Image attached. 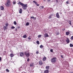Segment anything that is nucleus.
Masks as SVG:
<instances>
[{"label": "nucleus", "mask_w": 73, "mask_h": 73, "mask_svg": "<svg viewBox=\"0 0 73 73\" xmlns=\"http://www.w3.org/2000/svg\"><path fill=\"white\" fill-rule=\"evenodd\" d=\"M5 5L6 7H9L10 5H12V3H11V1L10 0H7V2L6 3Z\"/></svg>", "instance_id": "f257e3e1"}, {"label": "nucleus", "mask_w": 73, "mask_h": 73, "mask_svg": "<svg viewBox=\"0 0 73 73\" xmlns=\"http://www.w3.org/2000/svg\"><path fill=\"white\" fill-rule=\"evenodd\" d=\"M57 60V58L56 57H54L51 59V62L53 63H56Z\"/></svg>", "instance_id": "f03ea898"}, {"label": "nucleus", "mask_w": 73, "mask_h": 73, "mask_svg": "<svg viewBox=\"0 0 73 73\" xmlns=\"http://www.w3.org/2000/svg\"><path fill=\"white\" fill-rule=\"evenodd\" d=\"M22 6V8H23V9L26 10L27 7H28V5L27 4H24L23 3Z\"/></svg>", "instance_id": "7ed1b4c3"}, {"label": "nucleus", "mask_w": 73, "mask_h": 73, "mask_svg": "<svg viewBox=\"0 0 73 73\" xmlns=\"http://www.w3.org/2000/svg\"><path fill=\"white\" fill-rule=\"evenodd\" d=\"M25 54L26 56L27 57H29L30 54H29V53L28 52H25Z\"/></svg>", "instance_id": "20e7f679"}, {"label": "nucleus", "mask_w": 73, "mask_h": 73, "mask_svg": "<svg viewBox=\"0 0 73 73\" xmlns=\"http://www.w3.org/2000/svg\"><path fill=\"white\" fill-rule=\"evenodd\" d=\"M56 16L57 17V18L59 19L60 18V15H59V14L58 13H57L56 14Z\"/></svg>", "instance_id": "39448f33"}, {"label": "nucleus", "mask_w": 73, "mask_h": 73, "mask_svg": "<svg viewBox=\"0 0 73 73\" xmlns=\"http://www.w3.org/2000/svg\"><path fill=\"white\" fill-rule=\"evenodd\" d=\"M67 40H66V41L67 43V44H69V42H70V41H69V38H67Z\"/></svg>", "instance_id": "423d86ee"}, {"label": "nucleus", "mask_w": 73, "mask_h": 73, "mask_svg": "<svg viewBox=\"0 0 73 73\" xmlns=\"http://www.w3.org/2000/svg\"><path fill=\"white\" fill-rule=\"evenodd\" d=\"M20 56L21 57H23L24 56V53L23 52H21L20 53Z\"/></svg>", "instance_id": "0eeeda50"}, {"label": "nucleus", "mask_w": 73, "mask_h": 73, "mask_svg": "<svg viewBox=\"0 0 73 73\" xmlns=\"http://www.w3.org/2000/svg\"><path fill=\"white\" fill-rule=\"evenodd\" d=\"M44 37H49V35H48L46 33L45 34H44Z\"/></svg>", "instance_id": "6e6552de"}, {"label": "nucleus", "mask_w": 73, "mask_h": 73, "mask_svg": "<svg viewBox=\"0 0 73 73\" xmlns=\"http://www.w3.org/2000/svg\"><path fill=\"white\" fill-rule=\"evenodd\" d=\"M44 73H49V70H47L44 71Z\"/></svg>", "instance_id": "1a4fd4ad"}, {"label": "nucleus", "mask_w": 73, "mask_h": 73, "mask_svg": "<svg viewBox=\"0 0 73 73\" xmlns=\"http://www.w3.org/2000/svg\"><path fill=\"white\" fill-rule=\"evenodd\" d=\"M70 33V32H66V35H67V36H68V35H69Z\"/></svg>", "instance_id": "9d476101"}, {"label": "nucleus", "mask_w": 73, "mask_h": 73, "mask_svg": "<svg viewBox=\"0 0 73 73\" xmlns=\"http://www.w3.org/2000/svg\"><path fill=\"white\" fill-rule=\"evenodd\" d=\"M22 11H23V10H22V9H20L19 10V13H22Z\"/></svg>", "instance_id": "9b49d317"}, {"label": "nucleus", "mask_w": 73, "mask_h": 73, "mask_svg": "<svg viewBox=\"0 0 73 73\" xmlns=\"http://www.w3.org/2000/svg\"><path fill=\"white\" fill-rule=\"evenodd\" d=\"M39 64L40 65H41L42 64V61L40 60L39 62Z\"/></svg>", "instance_id": "f8f14e48"}, {"label": "nucleus", "mask_w": 73, "mask_h": 73, "mask_svg": "<svg viewBox=\"0 0 73 73\" xmlns=\"http://www.w3.org/2000/svg\"><path fill=\"white\" fill-rule=\"evenodd\" d=\"M23 3H21V2H19V3H18V5L20 4V5H21V6L22 5H23Z\"/></svg>", "instance_id": "ddd939ff"}, {"label": "nucleus", "mask_w": 73, "mask_h": 73, "mask_svg": "<svg viewBox=\"0 0 73 73\" xmlns=\"http://www.w3.org/2000/svg\"><path fill=\"white\" fill-rule=\"evenodd\" d=\"M10 56L11 57H13V56H14V54H13L11 53L10 54Z\"/></svg>", "instance_id": "4468645a"}, {"label": "nucleus", "mask_w": 73, "mask_h": 73, "mask_svg": "<svg viewBox=\"0 0 73 73\" xmlns=\"http://www.w3.org/2000/svg\"><path fill=\"white\" fill-rule=\"evenodd\" d=\"M53 16V15L51 14L48 17V19H51L52 18V17Z\"/></svg>", "instance_id": "2eb2a0df"}, {"label": "nucleus", "mask_w": 73, "mask_h": 73, "mask_svg": "<svg viewBox=\"0 0 73 73\" xmlns=\"http://www.w3.org/2000/svg\"><path fill=\"white\" fill-rule=\"evenodd\" d=\"M23 38H27V35H24V36H23Z\"/></svg>", "instance_id": "dca6fc26"}, {"label": "nucleus", "mask_w": 73, "mask_h": 73, "mask_svg": "<svg viewBox=\"0 0 73 73\" xmlns=\"http://www.w3.org/2000/svg\"><path fill=\"white\" fill-rule=\"evenodd\" d=\"M46 60V57H45L43 58V61H45Z\"/></svg>", "instance_id": "f3484780"}, {"label": "nucleus", "mask_w": 73, "mask_h": 73, "mask_svg": "<svg viewBox=\"0 0 73 73\" xmlns=\"http://www.w3.org/2000/svg\"><path fill=\"white\" fill-rule=\"evenodd\" d=\"M4 7L3 6H1V10H4Z\"/></svg>", "instance_id": "a211bd4d"}, {"label": "nucleus", "mask_w": 73, "mask_h": 73, "mask_svg": "<svg viewBox=\"0 0 73 73\" xmlns=\"http://www.w3.org/2000/svg\"><path fill=\"white\" fill-rule=\"evenodd\" d=\"M46 69H49V66H47L46 67Z\"/></svg>", "instance_id": "6ab92c4d"}, {"label": "nucleus", "mask_w": 73, "mask_h": 73, "mask_svg": "<svg viewBox=\"0 0 73 73\" xmlns=\"http://www.w3.org/2000/svg\"><path fill=\"white\" fill-rule=\"evenodd\" d=\"M68 23H69L70 25H72V23H71V21H68Z\"/></svg>", "instance_id": "aec40b11"}, {"label": "nucleus", "mask_w": 73, "mask_h": 73, "mask_svg": "<svg viewBox=\"0 0 73 73\" xmlns=\"http://www.w3.org/2000/svg\"><path fill=\"white\" fill-rule=\"evenodd\" d=\"M29 25V23L27 22L26 23V26H27V25Z\"/></svg>", "instance_id": "412c9836"}, {"label": "nucleus", "mask_w": 73, "mask_h": 73, "mask_svg": "<svg viewBox=\"0 0 73 73\" xmlns=\"http://www.w3.org/2000/svg\"><path fill=\"white\" fill-rule=\"evenodd\" d=\"M34 65L33 64L31 63L30 64V66H34Z\"/></svg>", "instance_id": "4be33fe9"}, {"label": "nucleus", "mask_w": 73, "mask_h": 73, "mask_svg": "<svg viewBox=\"0 0 73 73\" xmlns=\"http://www.w3.org/2000/svg\"><path fill=\"white\" fill-rule=\"evenodd\" d=\"M70 47H73V45L72 44H70Z\"/></svg>", "instance_id": "5701e85b"}, {"label": "nucleus", "mask_w": 73, "mask_h": 73, "mask_svg": "<svg viewBox=\"0 0 73 73\" xmlns=\"http://www.w3.org/2000/svg\"><path fill=\"white\" fill-rule=\"evenodd\" d=\"M6 28H7V27H6L4 26L3 27V29H4V31H5V29H6Z\"/></svg>", "instance_id": "b1692460"}, {"label": "nucleus", "mask_w": 73, "mask_h": 73, "mask_svg": "<svg viewBox=\"0 0 73 73\" xmlns=\"http://www.w3.org/2000/svg\"><path fill=\"white\" fill-rule=\"evenodd\" d=\"M43 47H44V46H43L42 45H41L40 46V48H43Z\"/></svg>", "instance_id": "393cba45"}, {"label": "nucleus", "mask_w": 73, "mask_h": 73, "mask_svg": "<svg viewBox=\"0 0 73 73\" xmlns=\"http://www.w3.org/2000/svg\"><path fill=\"white\" fill-rule=\"evenodd\" d=\"M33 3H35V4H37V2H36V1H33Z\"/></svg>", "instance_id": "a878e982"}, {"label": "nucleus", "mask_w": 73, "mask_h": 73, "mask_svg": "<svg viewBox=\"0 0 73 73\" xmlns=\"http://www.w3.org/2000/svg\"><path fill=\"white\" fill-rule=\"evenodd\" d=\"M14 25H17V23L16 22V21H15L14 22Z\"/></svg>", "instance_id": "bb28decb"}, {"label": "nucleus", "mask_w": 73, "mask_h": 73, "mask_svg": "<svg viewBox=\"0 0 73 73\" xmlns=\"http://www.w3.org/2000/svg\"><path fill=\"white\" fill-rule=\"evenodd\" d=\"M16 3V1H14L13 2V4H15Z\"/></svg>", "instance_id": "cd10ccee"}, {"label": "nucleus", "mask_w": 73, "mask_h": 73, "mask_svg": "<svg viewBox=\"0 0 73 73\" xmlns=\"http://www.w3.org/2000/svg\"><path fill=\"white\" fill-rule=\"evenodd\" d=\"M36 43L37 44H40V42H39V41L38 40L36 41Z\"/></svg>", "instance_id": "c85d7f7f"}, {"label": "nucleus", "mask_w": 73, "mask_h": 73, "mask_svg": "<svg viewBox=\"0 0 73 73\" xmlns=\"http://www.w3.org/2000/svg\"><path fill=\"white\" fill-rule=\"evenodd\" d=\"M56 35H60V33L57 32V33H56Z\"/></svg>", "instance_id": "c756f323"}, {"label": "nucleus", "mask_w": 73, "mask_h": 73, "mask_svg": "<svg viewBox=\"0 0 73 73\" xmlns=\"http://www.w3.org/2000/svg\"><path fill=\"white\" fill-rule=\"evenodd\" d=\"M6 70L7 72H9V70L8 69H6Z\"/></svg>", "instance_id": "7c9ffc66"}, {"label": "nucleus", "mask_w": 73, "mask_h": 73, "mask_svg": "<svg viewBox=\"0 0 73 73\" xmlns=\"http://www.w3.org/2000/svg\"><path fill=\"white\" fill-rule=\"evenodd\" d=\"M40 9H42L43 8H44V6H41V7H40Z\"/></svg>", "instance_id": "2f4dec72"}, {"label": "nucleus", "mask_w": 73, "mask_h": 73, "mask_svg": "<svg viewBox=\"0 0 73 73\" xmlns=\"http://www.w3.org/2000/svg\"><path fill=\"white\" fill-rule=\"evenodd\" d=\"M11 29H15V27L14 26H12L11 27Z\"/></svg>", "instance_id": "473e14b6"}, {"label": "nucleus", "mask_w": 73, "mask_h": 73, "mask_svg": "<svg viewBox=\"0 0 73 73\" xmlns=\"http://www.w3.org/2000/svg\"><path fill=\"white\" fill-rule=\"evenodd\" d=\"M31 19H35V17L33 16H32L31 17Z\"/></svg>", "instance_id": "72a5a7b5"}, {"label": "nucleus", "mask_w": 73, "mask_h": 73, "mask_svg": "<svg viewBox=\"0 0 73 73\" xmlns=\"http://www.w3.org/2000/svg\"><path fill=\"white\" fill-rule=\"evenodd\" d=\"M40 37H41V35H39L38 36V37L39 38H40Z\"/></svg>", "instance_id": "f704fd0d"}, {"label": "nucleus", "mask_w": 73, "mask_h": 73, "mask_svg": "<svg viewBox=\"0 0 73 73\" xmlns=\"http://www.w3.org/2000/svg\"><path fill=\"white\" fill-rule=\"evenodd\" d=\"M5 25L6 27H8V24H5Z\"/></svg>", "instance_id": "c9c22d12"}, {"label": "nucleus", "mask_w": 73, "mask_h": 73, "mask_svg": "<svg viewBox=\"0 0 73 73\" xmlns=\"http://www.w3.org/2000/svg\"><path fill=\"white\" fill-rule=\"evenodd\" d=\"M50 51L51 52H53V49H51L50 50Z\"/></svg>", "instance_id": "e433bc0d"}, {"label": "nucleus", "mask_w": 73, "mask_h": 73, "mask_svg": "<svg viewBox=\"0 0 73 73\" xmlns=\"http://www.w3.org/2000/svg\"><path fill=\"white\" fill-rule=\"evenodd\" d=\"M71 40H73V36H72L71 37Z\"/></svg>", "instance_id": "4c0bfd02"}, {"label": "nucleus", "mask_w": 73, "mask_h": 73, "mask_svg": "<svg viewBox=\"0 0 73 73\" xmlns=\"http://www.w3.org/2000/svg\"><path fill=\"white\" fill-rule=\"evenodd\" d=\"M27 61L28 62V61H29V58H27Z\"/></svg>", "instance_id": "58836bf2"}, {"label": "nucleus", "mask_w": 73, "mask_h": 73, "mask_svg": "<svg viewBox=\"0 0 73 73\" xmlns=\"http://www.w3.org/2000/svg\"><path fill=\"white\" fill-rule=\"evenodd\" d=\"M36 6H37L38 7V6H39V4H37V3H36Z\"/></svg>", "instance_id": "ea45409f"}, {"label": "nucleus", "mask_w": 73, "mask_h": 73, "mask_svg": "<svg viewBox=\"0 0 73 73\" xmlns=\"http://www.w3.org/2000/svg\"><path fill=\"white\" fill-rule=\"evenodd\" d=\"M28 39H29V40H31V38L30 37H29L28 38Z\"/></svg>", "instance_id": "a19ab883"}, {"label": "nucleus", "mask_w": 73, "mask_h": 73, "mask_svg": "<svg viewBox=\"0 0 73 73\" xmlns=\"http://www.w3.org/2000/svg\"><path fill=\"white\" fill-rule=\"evenodd\" d=\"M66 4H69V1H66Z\"/></svg>", "instance_id": "79ce46f5"}, {"label": "nucleus", "mask_w": 73, "mask_h": 73, "mask_svg": "<svg viewBox=\"0 0 73 73\" xmlns=\"http://www.w3.org/2000/svg\"><path fill=\"white\" fill-rule=\"evenodd\" d=\"M56 3H58V0H56Z\"/></svg>", "instance_id": "37998d69"}, {"label": "nucleus", "mask_w": 73, "mask_h": 73, "mask_svg": "<svg viewBox=\"0 0 73 73\" xmlns=\"http://www.w3.org/2000/svg\"><path fill=\"white\" fill-rule=\"evenodd\" d=\"M36 54H38L39 53L38 52V51H37L36 52Z\"/></svg>", "instance_id": "c03bdc74"}, {"label": "nucleus", "mask_w": 73, "mask_h": 73, "mask_svg": "<svg viewBox=\"0 0 73 73\" xmlns=\"http://www.w3.org/2000/svg\"><path fill=\"white\" fill-rule=\"evenodd\" d=\"M1 60V57H0V61Z\"/></svg>", "instance_id": "a18cd8bd"}, {"label": "nucleus", "mask_w": 73, "mask_h": 73, "mask_svg": "<svg viewBox=\"0 0 73 73\" xmlns=\"http://www.w3.org/2000/svg\"><path fill=\"white\" fill-rule=\"evenodd\" d=\"M61 58H63V56L62 55H61Z\"/></svg>", "instance_id": "49530a36"}, {"label": "nucleus", "mask_w": 73, "mask_h": 73, "mask_svg": "<svg viewBox=\"0 0 73 73\" xmlns=\"http://www.w3.org/2000/svg\"><path fill=\"white\" fill-rule=\"evenodd\" d=\"M47 1L49 2V1H50V0H47Z\"/></svg>", "instance_id": "de8ad7c7"}, {"label": "nucleus", "mask_w": 73, "mask_h": 73, "mask_svg": "<svg viewBox=\"0 0 73 73\" xmlns=\"http://www.w3.org/2000/svg\"><path fill=\"white\" fill-rule=\"evenodd\" d=\"M18 29H20V27H18Z\"/></svg>", "instance_id": "09e8293b"}, {"label": "nucleus", "mask_w": 73, "mask_h": 73, "mask_svg": "<svg viewBox=\"0 0 73 73\" xmlns=\"http://www.w3.org/2000/svg\"><path fill=\"white\" fill-rule=\"evenodd\" d=\"M15 31H17V29H15Z\"/></svg>", "instance_id": "8fccbe9b"}, {"label": "nucleus", "mask_w": 73, "mask_h": 73, "mask_svg": "<svg viewBox=\"0 0 73 73\" xmlns=\"http://www.w3.org/2000/svg\"><path fill=\"white\" fill-rule=\"evenodd\" d=\"M35 19H36V17L35 18Z\"/></svg>", "instance_id": "3c124183"}, {"label": "nucleus", "mask_w": 73, "mask_h": 73, "mask_svg": "<svg viewBox=\"0 0 73 73\" xmlns=\"http://www.w3.org/2000/svg\"><path fill=\"white\" fill-rule=\"evenodd\" d=\"M65 29H64V30L65 31Z\"/></svg>", "instance_id": "603ef678"}, {"label": "nucleus", "mask_w": 73, "mask_h": 73, "mask_svg": "<svg viewBox=\"0 0 73 73\" xmlns=\"http://www.w3.org/2000/svg\"><path fill=\"white\" fill-rule=\"evenodd\" d=\"M70 73H73V72H71Z\"/></svg>", "instance_id": "864d4df0"}, {"label": "nucleus", "mask_w": 73, "mask_h": 73, "mask_svg": "<svg viewBox=\"0 0 73 73\" xmlns=\"http://www.w3.org/2000/svg\"><path fill=\"white\" fill-rule=\"evenodd\" d=\"M44 1H45V0Z\"/></svg>", "instance_id": "5fc2aeb1"}, {"label": "nucleus", "mask_w": 73, "mask_h": 73, "mask_svg": "<svg viewBox=\"0 0 73 73\" xmlns=\"http://www.w3.org/2000/svg\"><path fill=\"white\" fill-rule=\"evenodd\" d=\"M62 13H60V14H61Z\"/></svg>", "instance_id": "6e6d98bb"}, {"label": "nucleus", "mask_w": 73, "mask_h": 73, "mask_svg": "<svg viewBox=\"0 0 73 73\" xmlns=\"http://www.w3.org/2000/svg\"><path fill=\"white\" fill-rule=\"evenodd\" d=\"M0 16H1V15H0Z\"/></svg>", "instance_id": "4d7b16f0"}]
</instances>
